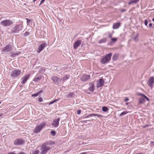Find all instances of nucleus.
Returning <instances> with one entry per match:
<instances>
[{
    "instance_id": "obj_53",
    "label": "nucleus",
    "mask_w": 154,
    "mask_h": 154,
    "mask_svg": "<svg viewBox=\"0 0 154 154\" xmlns=\"http://www.w3.org/2000/svg\"><path fill=\"white\" fill-rule=\"evenodd\" d=\"M135 154H143V153H136Z\"/></svg>"
},
{
    "instance_id": "obj_11",
    "label": "nucleus",
    "mask_w": 154,
    "mask_h": 154,
    "mask_svg": "<svg viewBox=\"0 0 154 154\" xmlns=\"http://www.w3.org/2000/svg\"><path fill=\"white\" fill-rule=\"evenodd\" d=\"M60 120V119L59 118H58L54 120L52 123V125L55 128L59 126V122Z\"/></svg>"
},
{
    "instance_id": "obj_47",
    "label": "nucleus",
    "mask_w": 154,
    "mask_h": 154,
    "mask_svg": "<svg viewBox=\"0 0 154 154\" xmlns=\"http://www.w3.org/2000/svg\"><path fill=\"white\" fill-rule=\"evenodd\" d=\"M125 11V9H122L121 10V12H124Z\"/></svg>"
},
{
    "instance_id": "obj_32",
    "label": "nucleus",
    "mask_w": 154,
    "mask_h": 154,
    "mask_svg": "<svg viewBox=\"0 0 154 154\" xmlns=\"http://www.w3.org/2000/svg\"><path fill=\"white\" fill-rule=\"evenodd\" d=\"M39 151L38 150H35L32 152V154H39Z\"/></svg>"
},
{
    "instance_id": "obj_44",
    "label": "nucleus",
    "mask_w": 154,
    "mask_h": 154,
    "mask_svg": "<svg viewBox=\"0 0 154 154\" xmlns=\"http://www.w3.org/2000/svg\"><path fill=\"white\" fill-rule=\"evenodd\" d=\"M129 100V99L128 98H126L125 100L124 101L125 102H127Z\"/></svg>"
},
{
    "instance_id": "obj_34",
    "label": "nucleus",
    "mask_w": 154,
    "mask_h": 154,
    "mask_svg": "<svg viewBox=\"0 0 154 154\" xmlns=\"http://www.w3.org/2000/svg\"><path fill=\"white\" fill-rule=\"evenodd\" d=\"M58 100H59L58 99H55L54 100V101H52V102H51L50 103H49V105L52 104H53V103H54L56 102Z\"/></svg>"
},
{
    "instance_id": "obj_45",
    "label": "nucleus",
    "mask_w": 154,
    "mask_h": 154,
    "mask_svg": "<svg viewBox=\"0 0 154 154\" xmlns=\"http://www.w3.org/2000/svg\"><path fill=\"white\" fill-rule=\"evenodd\" d=\"M45 0H42V1H41L40 4V5L42 4L45 1Z\"/></svg>"
},
{
    "instance_id": "obj_10",
    "label": "nucleus",
    "mask_w": 154,
    "mask_h": 154,
    "mask_svg": "<svg viewBox=\"0 0 154 154\" xmlns=\"http://www.w3.org/2000/svg\"><path fill=\"white\" fill-rule=\"evenodd\" d=\"M30 76V74H28L27 75L24 76L22 77L21 79V83L23 84H24L26 83L29 78V77Z\"/></svg>"
},
{
    "instance_id": "obj_3",
    "label": "nucleus",
    "mask_w": 154,
    "mask_h": 154,
    "mask_svg": "<svg viewBox=\"0 0 154 154\" xmlns=\"http://www.w3.org/2000/svg\"><path fill=\"white\" fill-rule=\"evenodd\" d=\"M23 28V25L20 24L16 25L11 30V33H18L21 31Z\"/></svg>"
},
{
    "instance_id": "obj_33",
    "label": "nucleus",
    "mask_w": 154,
    "mask_h": 154,
    "mask_svg": "<svg viewBox=\"0 0 154 154\" xmlns=\"http://www.w3.org/2000/svg\"><path fill=\"white\" fill-rule=\"evenodd\" d=\"M111 40L112 42L114 43L117 41V38H111Z\"/></svg>"
},
{
    "instance_id": "obj_27",
    "label": "nucleus",
    "mask_w": 154,
    "mask_h": 154,
    "mask_svg": "<svg viewBox=\"0 0 154 154\" xmlns=\"http://www.w3.org/2000/svg\"><path fill=\"white\" fill-rule=\"evenodd\" d=\"M145 101V100L143 98H140L139 100V102L140 103H144Z\"/></svg>"
},
{
    "instance_id": "obj_43",
    "label": "nucleus",
    "mask_w": 154,
    "mask_h": 154,
    "mask_svg": "<svg viewBox=\"0 0 154 154\" xmlns=\"http://www.w3.org/2000/svg\"><path fill=\"white\" fill-rule=\"evenodd\" d=\"M139 95L141 96H143L144 98L145 97L144 96H146L145 95H144L143 94H141V93H140Z\"/></svg>"
},
{
    "instance_id": "obj_19",
    "label": "nucleus",
    "mask_w": 154,
    "mask_h": 154,
    "mask_svg": "<svg viewBox=\"0 0 154 154\" xmlns=\"http://www.w3.org/2000/svg\"><path fill=\"white\" fill-rule=\"evenodd\" d=\"M120 26V23H117L113 24L112 26V28L113 29H118Z\"/></svg>"
},
{
    "instance_id": "obj_9",
    "label": "nucleus",
    "mask_w": 154,
    "mask_h": 154,
    "mask_svg": "<svg viewBox=\"0 0 154 154\" xmlns=\"http://www.w3.org/2000/svg\"><path fill=\"white\" fill-rule=\"evenodd\" d=\"M154 83V78L152 76L148 80L147 82V84L148 86L151 88H152V85Z\"/></svg>"
},
{
    "instance_id": "obj_23",
    "label": "nucleus",
    "mask_w": 154,
    "mask_h": 154,
    "mask_svg": "<svg viewBox=\"0 0 154 154\" xmlns=\"http://www.w3.org/2000/svg\"><path fill=\"white\" fill-rule=\"evenodd\" d=\"M69 78V75H64L62 79H61V81H63V82Z\"/></svg>"
},
{
    "instance_id": "obj_22",
    "label": "nucleus",
    "mask_w": 154,
    "mask_h": 154,
    "mask_svg": "<svg viewBox=\"0 0 154 154\" xmlns=\"http://www.w3.org/2000/svg\"><path fill=\"white\" fill-rule=\"evenodd\" d=\"M140 0H131L128 3V4L130 5L132 4H136Z\"/></svg>"
},
{
    "instance_id": "obj_17",
    "label": "nucleus",
    "mask_w": 154,
    "mask_h": 154,
    "mask_svg": "<svg viewBox=\"0 0 154 154\" xmlns=\"http://www.w3.org/2000/svg\"><path fill=\"white\" fill-rule=\"evenodd\" d=\"M89 90L91 92L95 90V87L93 83L90 84V86L88 88Z\"/></svg>"
},
{
    "instance_id": "obj_4",
    "label": "nucleus",
    "mask_w": 154,
    "mask_h": 154,
    "mask_svg": "<svg viewBox=\"0 0 154 154\" xmlns=\"http://www.w3.org/2000/svg\"><path fill=\"white\" fill-rule=\"evenodd\" d=\"M50 149V148L46 145L45 144H42L41 146V151L40 154H46Z\"/></svg>"
},
{
    "instance_id": "obj_29",
    "label": "nucleus",
    "mask_w": 154,
    "mask_h": 154,
    "mask_svg": "<svg viewBox=\"0 0 154 154\" xmlns=\"http://www.w3.org/2000/svg\"><path fill=\"white\" fill-rule=\"evenodd\" d=\"M138 34H137V35L136 36H134L133 38V39L135 41L137 42L138 41Z\"/></svg>"
},
{
    "instance_id": "obj_40",
    "label": "nucleus",
    "mask_w": 154,
    "mask_h": 154,
    "mask_svg": "<svg viewBox=\"0 0 154 154\" xmlns=\"http://www.w3.org/2000/svg\"><path fill=\"white\" fill-rule=\"evenodd\" d=\"M8 154H16L15 152H10L8 153Z\"/></svg>"
},
{
    "instance_id": "obj_26",
    "label": "nucleus",
    "mask_w": 154,
    "mask_h": 154,
    "mask_svg": "<svg viewBox=\"0 0 154 154\" xmlns=\"http://www.w3.org/2000/svg\"><path fill=\"white\" fill-rule=\"evenodd\" d=\"M42 92V91H40L37 93H35L34 94H32V97H37Z\"/></svg>"
},
{
    "instance_id": "obj_12",
    "label": "nucleus",
    "mask_w": 154,
    "mask_h": 154,
    "mask_svg": "<svg viewBox=\"0 0 154 154\" xmlns=\"http://www.w3.org/2000/svg\"><path fill=\"white\" fill-rule=\"evenodd\" d=\"M51 79L54 82L57 84H59L61 82V79L57 76H53Z\"/></svg>"
},
{
    "instance_id": "obj_16",
    "label": "nucleus",
    "mask_w": 154,
    "mask_h": 154,
    "mask_svg": "<svg viewBox=\"0 0 154 154\" xmlns=\"http://www.w3.org/2000/svg\"><path fill=\"white\" fill-rule=\"evenodd\" d=\"M90 78V75H85L81 78V80L82 81H85L89 79Z\"/></svg>"
},
{
    "instance_id": "obj_28",
    "label": "nucleus",
    "mask_w": 154,
    "mask_h": 154,
    "mask_svg": "<svg viewBox=\"0 0 154 154\" xmlns=\"http://www.w3.org/2000/svg\"><path fill=\"white\" fill-rule=\"evenodd\" d=\"M102 110L103 111L107 112L108 111V108L107 107L103 106L102 108Z\"/></svg>"
},
{
    "instance_id": "obj_30",
    "label": "nucleus",
    "mask_w": 154,
    "mask_h": 154,
    "mask_svg": "<svg viewBox=\"0 0 154 154\" xmlns=\"http://www.w3.org/2000/svg\"><path fill=\"white\" fill-rule=\"evenodd\" d=\"M128 112H127L126 111H125L122 112L120 115V116H123L126 115L127 114Z\"/></svg>"
},
{
    "instance_id": "obj_41",
    "label": "nucleus",
    "mask_w": 154,
    "mask_h": 154,
    "mask_svg": "<svg viewBox=\"0 0 154 154\" xmlns=\"http://www.w3.org/2000/svg\"><path fill=\"white\" fill-rule=\"evenodd\" d=\"M145 97L144 98H145L148 101H149V98L147 97L146 96H144Z\"/></svg>"
},
{
    "instance_id": "obj_6",
    "label": "nucleus",
    "mask_w": 154,
    "mask_h": 154,
    "mask_svg": "<svg viewBox=\"0 0 154 154\" xmlns=\"http://www.w3.org/2000/svg\"><path fill=\"white\" fill-rule=\"evenodd\" d=\"M13 23V21L10 20H5L2 21L0 22V24L4 26H10Z\"/></svg>"
},
{
    "instance_id": "obj_15",
    "label": "nucleus",
    "mask_w": 154,
    "mask_h": 154,
    "mask_svg": "<svg viewBox=\"0 0 154 154\" xmlns=\"http://www.w3.org/2000/svg\"><path fill=\"white\" fill-rule=\"evenodd\" d=\"M82 42L80 40H78L75 42L73 44V47L75 49L77 48L78 47L81 45Z\"/></svg>"
},
{
    "instance_id": "obj_2",
    "label": "nucleus",
    "mask_w": 154,
    "mask_h": 154,
    "mask_svg": "<svg viewBox=\"0 0 154 154\" xmlns=\"http://www.w3.org/2000/svg\"><path fill=\"white\" fill-rule=\"evenodd\" d=\"M112 54V53H110L102 58L100 60L101 63L104 64L109 61L111 60Z\"/></svg>"
},
{
    "instance_id": "obj_14",
    "label": "nucleus",
    "mask_w": 154,
    "mask_h": 154,
    "mask_svg": "<svg viewBox=\"0 0 154 154\" xmlns=\"http://www.w3.org/2000/svg\"><path fill=\"white\" fill-rule=\"evenodd\" d=\"M47 46V44L45 43H43L41 44L38 47V50L39 51L38 52H40L41 51H42Z\"/></svg>"
},
{
    "instance_id": "obj_36",
    "label": "nucleus",
    "mask_w": 154,
    "mask_h": 154,
    "mask_svg": "<svg viewBox=\"0 0 154 154\" xmlns=\"http://www.w3.org/2000/svg\"><path fill=\"white\" fill-rule=\"evenodd\" d=\"M29 34V32H26L25 33H24V36L26 37Z\"/></svg>"
},
{
    "instance_id": "obj_52",
    "label": "nucleus",
    "mask_w": 154,
    "mask_h": 154,
    "mask_svg": "<svg viewBox=\"0 0 154 154\" xmlns=\"http://www.w3.org/2000/svg\"><path fill=\"white\" fill-rule=\"evenodd\" d=\"M19 154H23V152H21L19 153Z\"/></svg>"
},
{
    "instance_id": "obj_21",
    "label": "nucleus",
    "mask_w": 154,
    "mask_h": 154,
    "mask_svg": "<svg viewBox=\"0 0 154 154\" xmlns=\"http://www.w3.org/2000/svg\"><path fill=\"white\" fill-rule=\"evenodd\" d=\"M119 54H113L112 57V59L113 61H116V60L119 57Z\"/></svg>"
},
{
    "instance_id": "obj_49",
    "label": "nucleus",
    "mask_w": 154,
    "mask_h": 154,
    "mask_svg": "<svg viewBox=\"0 0 154 154\" xmlns=\"http://www.w3.org/2000/svg\"><path fill=\"white\" fill-rule=\"evenodd\" d=\"M82 122L83 123H87V121H82Z\"/></svg>"
},
{
    "instance_id": "obj_54",
    "label": "nucleus",
    "mask_w": 154,
    "mask_h": 154,
    "mask_svg": "<svg viewBox=\"0 0 154 154\" xmlns=\"http://www.w3.org/2000/svg\"><path fill=\"white\" fill-rule=\"evenodd\" d=\"M152 21H153V22H154V18H153L152 19Z\"/></svg>"
},
{
    "instance_id": "obj_51",
    "label": "nucleus",
    "mask_w": 154,
    "mask_h": 154,
    "mask_svg": "<svg viewBox=\"0 0 154 154\" xmlns=\"http://www.w3.org/2000/svg\"><path fill=\"white\" fill-rule=\"evenodd\" d=\"M2 114H0V117H1V116H2Z\"/></svg>"
},
{
    "instance_id": "obj_5",
    "label": "nucleus",
    "mask_w": 154,
    "mask_h": 154,
    "mask_svg": "<svg viewBox=\"0 0 154 154\" xmlns=\"http://www.w3.org/2000/svg\"><path fill=\"white\" fill-rule=\"evenodd\" d=\"M46 123L45 122H43L40 124L39 125L36 127L34 130V132L35 133H39L42 129L46 125Z\"/></svg>"
},
{
    "instance_id": "obj_48",
    "label": "nucleus",
    "mask_w": 154,
    "mask_h": 154,
    "mask_svg": "<svg viewBox=\"0 0 154 154\" xmlns=\"http://www.w3.org/2000/svg\"><path fill=\"white\" fill-rule=\"evenodd\" d=\"M51 144H54V143L53 141H51V142H50Z\"/></svg>"
},
{
    "instance_id": "obj_7",
    "label": "nucleus",
    "mask_w": 154,
    "mask_h": 154,
    "mask_svg": "<svg viewBox=\"0 0 154 154\" xmlns=\"http://www.w3.org/2000/svg\"><path fill=\"white\" fill-rule=\"evenodd\" d=\"M24 140L21 138H18L15 140L14 142V144L16 146L21 145L25 143Z\"/></svg>"
},
{
    "instance_id": "obj_35",
    "label": "nucleus",
    "mask_w": 154,
    "mask_h": 154,
    "mask_svg": "<svg viewBox=\"0 0 154 154\" xmlns=\"http://www.w3.org/2000/svg\"><path fill=\"white\" fill-rule=\"evenodd\" d=\"M51 134L52 135V136H54L55 135L56 132L55 131H51Z\"/></svg>"
},
{
    "instance_id": "obj_38",
    "label": "nucleus",
    "mask_w": 154,
    "mask_h": 154,
    "mask_svg": "<svg viewBox=\"0 0 154 154\" xmlns=\"http://www.w3.org/2000/svg\"><path fill=\"white\" fill-rule=\"evenodd\" d=\"M144 24L146 26H147V25L148 21L146 20H144Z\"/></svg>"
},
{
    "instance_id": "obj_18",
    "label": "nucleus",
    "mask_w": 154,
    "mask_h": 154,
    "mask_svg": "<svg viewBox=\"0 0 154 154\" xmlns=\"http://www.w3.org/2000/svg\"><path fill=\"white\" fill-rule=\"evenodd\" d=\"M75 96L74 94L72 92H70L67 95V97L68 100H71Z\"/></svg>"
},
{
    "instance_id": "obj_20",
    "label": "nucleus",
    "mask_w": 154,
    "mask_h": 154,
    "mask_svg": "<svg viewBox=\"0 0 154 154\" xmlns=\"http://www.w3.org/2000/svg\"><path fill=\"white\" fill-rule=\"evenodd\" d=\"M107 39L106 38H104L98 42V43L99 44L105 43L107 41Z\"/></svg>"
},
{
    "instance_id": "obj_31",
    "label": "nucleus",
    "mask_w": 154,
    "mask_h": 154,
    "mask_svg": "<svg viewBox=\"0 0 154 154\" xmlns=\"http://www.w3.org/2000/svg\"><path fill=\"white\" fill-rule=\"evenodd\" d=\"M18 55V53H13L11 55V56L12 57L14 58L15 57L17 56Z\"/></svg>"
},
{
    "instance_id": "obj_8",
    "label": "nucleus",
    "mask_w": 154,
    "mask_h": 154,
    "mask_svg": "<svg viewBox=\"0 0 154 154\" xmlns=\"http://www.w3.org/2000/svg\"><path fill=\"white\" fill-rule=\"evenodd\" d=\"M21 71L19 70H13L11 74L12 77H16L18 76L21 73Z\"/></svg>"
},
{
    "instance_id": "obj_25",
    "label": "nucleus",
    "mask_w": 154,
    "mask_h": 154,
    "mask_svg": "<svg viewBox=\"0 0 154 154\" xmlns=\"http://www.w3.org/2000/svg\"><path fill=\"white\" fill-rule=\"evenodd\" d=\"M92 116H97L98 117H99L101 116L100 114H90L89 115H88L86 117L88 118V117H91Z\"/></svg>"
},
{
    "instance_id": "obj_13",
    "label": "nucleus",
    "mask_w": 154,
    "mask_h": 154,
    "mask_svg": "<svg viewBox=\"0 0 154 154\" xmlns=\"http://www.w3.org/2000/svg\"><path fill=\"white\" fill-rule=\"evenodd\" d=\"M104 84V81L103 79H100L97 81V87L98 88L102 86Z\"/></svg>"
},
{
    "instance_id": "obj_1",
    "label": "nucleus",
    "mask_w": 154,
    "mask_h": 154,
    "mask_svg": "<svg viewBox=\"0 0 154 154\" xmlns=\"http://www.w3.org/2000/svg\"><path fill=\"white\" fill-rule=\"evenodd\" d=\"M2 51L3 54H11L13 52V46L10 44H8L2 49Z\"/></svg>"
},
{
    "instance_id": "obj_46",
    "label": "nucleus",
    "mask_w": 154,
    "mask_h": 154,
    "mask_svg": "<svg viewBox=\"0 0 154 154\" xmlns=\"http://www.w3.org/2000/svg\"><path fill=\"white\" fill-rule=\"evenodd\" d=\"M152 26V23H150L149 25V27H151Z\"/></svg>"
},
{
    "instance_id": "obj_37",
    "label": "nucleus",
    "mask_w": 154,
    "mask_h": 154,
    "mask_svg": "<svg viewBox=\"0 0 154 154\" xmlns=\"http://www.w3.org/2000/svg\"><path fill=\"white\" fill-rule=\"evenodd\" d=\"M38 101L39 102H42L43 101L42 98V97L39 98L38 99Z\"/></svg>"
},
{
    "instance_id": "obj_50",
    "label": "nucleus",
    "mask_w": 154,
    "mask_h": 154,
    "mask_svg": "<svg viewBox=\"0 0 154 154\" xmlns=\"http://www.w3.org/2000/svg\"><path fill=\"white\" fill-rule=\"evenodd\" d=\"M111 42H110L108 44V45H111Z\"/></svg>"
},
{
    "instance_id": "obj_55",
    "label": "nucleus",
    "mask_w": 154,
    "mask_h": 154,
    "mask_svg": "<svg viewBox=\"0 0 154 154\" xmlns=\"http://www.w3.org/2000/svg\"><path fill=\"white\" fill-rule=\"evenodd\" d=\"M36 0H33V2H35L36 1Z\"/></svg>"
},
{
    "instance_id": "obj_42",
    "label": "nucleus",
    "mask_w": 154,
    "mask_h": 154,
    "mask_svg": "<svg viewBox=\"0 0 154 154\" xmlns=\"http://www.w3.org/2000/svg\"><path fill=\"white\" fill-rule=\"evenodd\" d=\"M112 36V34H109L108 35V37L109 38H111Z\"/></svg>"
},
{
    "instance_id": "obj_39",
    "label": "nucleus",
    "mask_w": 154,
    "mask_h": 154,
    "mask_svg": "<svg viewBox=\"0 0 154 154\" xmlns=\"http://www.w3.org/2000/svg\"><path fill=\"white\" fill-rule=\"evenodd\" d=\"M81 113V111L80 110H78L77 111V113L78 114H80Z\"/></svg>"
},
{
    "instance_id": "obj_24",
    "label": "nucleus",
    "mask_w": 154,
    "mask_h": 154,
    "mask_svg": "<svg viewBox=\"0 0 154 154\" xmlns=\"http://www.w3.org/2000/svg\"><path fill=\"white\" fill-rule=\"evenodd\" d=\"M41 79V76H36L35 78L33 79V81L34 82H37L40 80Z\"/></svg>"
}]
</instances>
